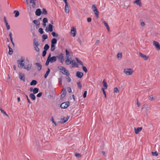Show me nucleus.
Masks as SVG:
<instances>
[{
	"mask_svg": "<svg viewBox=\"0 0 160 160\" xmlns=\"http://www.w3.org/2000/svg\"><path fill=\"white\" fill-rule=\"evenodd\" d=\"M17 63L18 67L19 68V66H20V68L22 67L28 71L30 70L32 66V64L30 63L28 61L27 63L26 62L25 64L24 60L22 58H21L20 60H18Z\"/></svg>",
	"mask_w": 160,
	"mask_h": 160,
	"instance_id": "nucleus-1",
	"label": "nucleus"
},
{
	"mask_svg": "<svg viewBox=\"0 0 160 160\" xmlns=\"http://www.w3.org/2000/svg\"><path fill=\"white\" fill-rule=\"evenodd\" d=\"M58 68L59 70H60L62 74H65L67 76H69V73L68 71L64 67L62 66H58Z\"/></svg>",
	"mask_w": 160,
	"mask_h": 160,
	"instance_id": "nucleus-2",
	"label": "nucleus"
},
{
	"mask_svg": "<svg viewBox=\"0 0 160 160\" xmlns=\"http://www.w3.org/2000/svg\"><path fill=\"white\" fill-rule=\"evenodd\" d=\"M123 72L126 75H131L133 71L131 68H127L124 69Z\"/></svg>",
	"mask_w": 160,
	"mask_h": 160,
	"instance_id": "nucleus-3",
	"label": "nucleus"
},
{
	"mask_svg": "<svg viewBox=\"0 0 160 160\" xmlns=\"http://www.w3.org/2000/svg\"><path fill=\"white\" fill-rule=\"evenodd\" d=\"M39 44L38 42L36 41L35 39L33 40V45L34 46V48L35 50L37 52H39V49L38 48V46H39Z\"/></svg>",
	"mask_w": 160,
	"mask_h": 160,
	"instance_id": "nucleus-4",
	"label": "nucleus"
},
{
	"mask_svg": "<svg viewBox=\"0 0 160 160\" xmlns=\"http://www.w3.org/2000/svg\"><path fill=\"white\" fill-rule=\"evenodd\" d=\"M70 102L69 101L62 103L60 106V107L62 109L66 108L69 105Z\"/></svg>",
	"mask_w": 160,
	"mask_h": 160,
	"instance_id": "nucleus-5",
	"label": "nucleus"
},
{
	"mask_svg": "<svg viewBox=\"0 0 160 160\" xmlns=\"http://www.w3.org/2000/svg\"><path fill=\"white\" fill-rule=\"evenodd\" d=\"M57 57L59 60H60V62L62 64L64 61L63 54L62 53H60L58 56H57Z\"/></svg>",
	"mask_w": 160,
	"mask_h": 160,
	"instance_id": "nucleus-6",
	"label": "nucleus"
},
{
	"mask_svg": "<svg viewBox=\"0 0 160 160\" xmlns=\"http://www.w3.org/2000/svg\"><path fill=\"white\" fill-rule=\"evenodd\" d=\"M19 75L20 79L23 82H25V77L24 74L19 72Z\"/></svg>",
	"mask_w": 160,
	"mask_h": 160,
	"instance_id": "nucleus-7",
	"label": "nucleus"
},
{
	"mask_svg": "<svg viewBox=\"0 0 160 160\" xmlns=\"http://www.w3.org/2000/svg\"><path fill=\"white\" fill-rule=\"evenodd\" d=\"M69 116H67L66 118H65L64 117H63V118H61V122L60 123L61 124H63L65 122H66L69 119Z\"/></svg>",
	"mask_w": 160,
	"mask_h": 160,
	"instance_id": "nucleus-8",
	"label": "nucleus"
},
{
	"mask_svg": "<svg viewBox=\"0 0 160 160\" xmlns=\"http://www.w3.org/2000/svg\"><path fill=\"white\" fill-rule=\"evenodd\" d=\"M153 44L157 50H160V44L158 42L154 41H153Z\"/></svg>",
	"mask_w": 160,
	"mask_h": 160,
	"instance_id": "nucleus-9",
	"label": "nucleus"
},
{
	"mask_svg": "<svg viewBox=\"0 0 160 160\" xmlns=\"http://www.w3.org/2000/svg\"><path fill=\"white\" fill-rule=\"evenodd\" d=\"M70 33L73 37H75L77 33L76 28L74 27L72 28L71 29Z\"/></svg>",
	"mask_w": 160,
	"mask_h": 160,
	"instance_id": "nucleus-10",
	"label": "nucleus"
},
{
	"mask_svg": "<svg viewBox=\"0 0 160 160\" xmlns=\"http://www.w3.org/2000/svg\"><path fill=\"white\" fill-rule=\"evenodd\" d=\"M139 56L142 58L144 60H147L149 58L148 56H147L140 52H139Z\"/></svg>",
	"mask_w": 160,
	"mask_h": 160,
	"instance_id": "nucleus-11",
	"label": "nucleus"
},
{
	"mask_svg": "<svg viewBox=\"0 0 160 160\" xmlns=\"http://www.w3.org/2000/svg\"><path fill=\"white\" fill-rule=\"evenodd\" d=\"M65 12L66 13H68L69 12V5L68 4V2L65 3Z\"/></svg>",
	"mask_w": 160,
	"mask_h": 160,
	"instance_id": "nucleus-12",
	"label": "nucleus"
},
{
	"mask_svg": "<svg viewBox=\"0 0 160 160\" xmlns=\"http://www.w3.org/2000/svg\"><path fill=\"white\" fill-rule=\"evenodd\" d=\"M142 129V127H138L137 128H134L135 132L136 134H138V133L141 131Z\"/></svg>",
	"mask_w": 160,
	"mask_h": 160,
	"instance_id": "nucleus-13",
	"label": "nucleus"
},
{
	"mask_svg": "<svg viewBox=\"0 0 160 160\" xmlns=\"http://www.w3.org/2000/svg\"><path fill=\"white\" fill-rule=\"evenodd\" d=\"M83 74L82 72L79 71H77L76 72V76L78 78H81L83 76Z\"/></svg>",
	"mask_w": 160,
	"mask_h": 160,
	"instance_id": "nucleus-14",
	"label": "nucleus"
},
{
	"mask_svg": "<svg viewBox=\"0 0 160 160\" xmlns=\"http://www.w3.org/2000/svg\"><path fill=\"white\" fill-rule=\"evenodd\" d=\"M42 12L41 10V9L39 8H38L36 9L35 11V14L37 16H40Z\"/></svg>",
	"mask_w": 160,
	"mask_h": 160,
	"instance_id": "nucleus-15",
	"label": "nucleus"
},
{
	"mask_svg": "<svg viewBox=\"0 0 160 160\" xmlns=\"http://www.w3.org/2000/svg\"><path fill=\"white\" fill-rule=\"evenodd\" d=\"M36 0H30V3L32 4V7L33 8H35L36 7L35 1Z\"/></svg>",
	"mask_w": 160,
	"mask_h": 160,
	"instance_id": "nucleus-16",
	"label": "nucleus"
},
{
	"mask_svg": "<svg viewBox=\"0 0 160 160\" xmlns=\"http://www.w3.org/2000/svg\"><path fill=\"white\" fill-rule=\"evenodd\" d=\"M35 65L38 67V69L39 71H40L42 69V66L38 62H36L35 63Z\"/></svg>",
	"mask_w": 160,
	"mask_h": 160,
	"instance_id": "nucleus-17",
	"label": "nucleus"
},
{
	"mask_svg": "<svg viewBox=\"0 0 160 160\" xmlns=\"http://www.w3.org/2000/svg\"><path fill=\"white\" fill-rule=\"evenodd\" d=\"M62 93L61 94V97H62V98H63L64 97H65V96H66V90L65 89V88H63L62 89Z\"/></svg>",
	"mask_w": 160,
	"mask_h": 160,
	"instance_id": "nucleus-18",
	"label": "nucleus"
},
{
	"mask_svg": "<svg viewBox=\"0 0 160 160\" xmlns=\"http://www.w3.org/2000/svg\"><path fill=\"white\" fill-rule=\"evenodd\" d=\"M48 22V19L47 18H44L42 20V25L43 26L45 27L46 26V23Z\"/></svg>",
	"mask_w": 160,
	"mask_h": 160,
	"instance_id": "nucleus-19",
	"label": "nucleus"
},
{
	"mask_svg": "<svg viewBox=\"0 0 160 160\" xmlns=\"http://www.w3.org/2000/svg\"><path fill=\"white\" fill-rule=\"evenodd\" d=\"M49 60L50 61V62L51 63L55 62L57 60L56 57L55 56H52L51 57Z\"/></svg>",
	"mask_w": 160,
	"mask_h": 160,
	"instance_id": "nucleus-20",
	"label": "nucleus"
},
{
	"mask_svg": "<svg viewBox=\"0 0 160 160\" xmlns=\"http://www.w3.org/2000/svg\"><path fill=\"white\" fill-rule=\"evenodd\" d=\"M8 47L9 48V51H8V54L10 55H11L12 54L13 52V50L12 48L10 47V46L8 45Z\"/></svg>",
	"mask_w": 160,
	"mask_h": 160,
	"instance_id": "nucleus-21",
	"label": "nucleus"
},
{
	"mask_svg": "<svg viewBox=\"0 0 160 160\" xmlns=\"http://www.w3.org/2000/svg\"><path fill=\"white\" fill-rule=\"evenodd\" d=\"M9 36L10 37V41L13 46V47H14L15 44L13 41L12 38V34L11 32H10L9 34Z\"/></svg>",
	"mask_w": 160,
	"mask_h": 160,
	"instance_id": "nucleus-22",
	"label": "nucleus"
},
{
	"mask_svg": "<svg viewBox=\"0 0 160 160\" xmlns=\"http://www.w3.org/2000/svg\"><path fill=\"white\" fill-rule=\"evenodd\" d=\"M140 0H136L134 1L133 2L134 3H136L137 5L139 6L140 7L142 6V3L140 2Z\"/></svg>",
	"mask_w": 160,
	"mask_h": 160,
	"instance_id": "nucleus-23",
	"label": "nucleus"
},
{
	"mask_svg": "<svg viewBox=\"0 0 160 160\" xmlns=\"http://www.w3.org/2000/svg\"><path fill=\"white\" fill-rule=\"evenodd\" d=\"M29 97H30L31 99L32 100H34L36 99V97L34 94L31 93L29 95Z\"/></svg>",
	"mask_w": 160,
	"mask_h": 160,
	"instance_id": "nucleus-24",
	"label": "nucleus"
},
{
	"mask_svg": "<svg viewBox=\"0 0 160 160\" xmlns=\"http://www.w3.org/2000/svg\"><path fill=\"white\" fill-rule=\"evenodd\" d=\"M48 30L50 32H52L53 31V26L50 23L48 25Z\"/></svg>",
	"mask_w": 160,
	"mask_h": 160,
	"instance_id": "nucleus-25",
	"label": "nucleus"
},
{
	"mask_svg": "<svg viewBox=\"0 0 160 160\" xmlns=\"http://www.w3.org/2000/svg\"><path fill=\"white\" fill-rule=\"evenodd\" d=\"M102 83L103 84V86L104 87V89H106L108 88V85H107V83L105 82V79H104Z\"/></svg>",
	"mask_w": 160,
	"mask_h": 160,
	"instance_id": "nucleus-26",
	"label": "nucleus"
},
{
	"mask_svg": "<svg viewBox=\"0 0 160 160\" xmlns=\"http://www.w3.org/2000/svg\"><path fill=\"white\" fill-rule=\"evenodd\" d=\"M37 81L36 80H32L30 82V85L31 86L36 85L37 84Z\"/></svg>",
	"mask_w": 160,
	"mask_h": 160,
	"instance_id": "nucleus-27",
	"label": "nucleus"
},
{
	"mask_svg": "<svg viewBox=\"0 0 160 160\" xmlns=\"http://www.w3.org/2000/svg\"><path fill=\"white\" fill-rule=\"evenodd\" d=\"M13 13L15 14V17H17L19 15V12L18 10H15L13 12Z\"/></svg>",
	"mask_w": 160,
	"mask_h": 160,
	"instance_id": "nucleus-28",
	"label": "nucleus"
},
{
	"mask_svg": "<svg viewBox=\"0 0 160 160\" xmlns=\"http://www.w3.org/2000/svg\"><path fill=\"white\" fill-rule=\"evenodd\" d=\"M57 42V40L55 38H53L51 40V44L55 45Z\"/></svg>",
	"mask_w": 160,
	"mask_h": 160,
	"instance_id": "nucleus-29",
	"label": "nucleus"
},
{
	"mask_svg": "<svg viewBox=\"0 0 160 160\" xmlns=\"http://www.w3.org/2000/svg\"><path fill=\"white\" fill-rule=\"evenodd\" d=\"M69 58H67V59L65 60V62L67 65H69L71 64L70 60H69Z\"/></svg>",
	"mask_w": 160,
	"mask_h": 160,
	"instance_id": "nucleus-30",
	"label": "nucleus"
},
{
	"mask_svg": "<svg viewBox=\"0 0 160 160\" xmlns=\"http://www.w3.org/2000/svg\"><path fill=\"white\" fill-rule=\"evenodd\" d=\"M0 110L1 112L4 115H5L7 116L8 117H9V116L6 113V112L3 109H2L1 108H0Z\"/></svg>",
	"mask_w": 160,
	"mask_h": 160,
	"instance_id": "nucleus-31",
	"label": "nucleus"
},
{
	"mask_svg": "<svg viewBox=\"0 0 160 160\" xmlns=\"http://www.w3.org/2000/svg\"><path fill=\"white\" fill-rule=\"evenodd\" d=\"M66 52V57L67 58H69V57L70 56V52H68V51L66 49L65 50Z\"/></svg>",
	"mask_w": 160,
	"mask_h": 160,
	"instance_id": "nucleus-32",
	"label": "nucleus"
},
{
	"mask_svg": "<svg viewBox=\"0 0 160 160\" xmlns=\"http://www.w3.org/2000/svg\"><path fill=\"white\" fill-rule=\"evenodd\" d=\"M50 69L49 68H48V70H47V71L46 72V73H45V74L44 75V78H46L48 76V75L49 74L50 72Z\"/></svg>",
	"mask_w": 160,
	"mask_h": 160,
	"instance_id": "nucleus-33",
	"label": "nucleus"
},
{
	"mask_svg": "<svg viewBox=\"0 0 160 160\" xmlns=\"http://www.w3.org/2000/svg\"><path fill=\"white\" fill-rule=\"evenodd\" d=\"M38 91L39 89L37 88H35L33 89V93L34 94H36L38 92Z\"/></svg>",
	"mask_w": 160,
	"mask_h": 160,
	"instance_id": "nucleus-34",
	"label": "nucleus"
},
{
	"mask_svg": "<svg viewBox=\"0 0 160 160\" xmlns=\"http://www.w3.org/2000/svg\"><path fill=\"white\" fill-rule=\"evenodd\" d=\"M94 12L96 16V17L97 18H98L99 17V12L98 9L94 10Z\"/></svg>",
	"mask_w": 160,
	"mask_h": 160,
	"instance_id": "nucleus-35",
	"label": "nucleus"
},
{
	"mask_svg": "<svg viewBox=\"0 0 160 160\" xmlns=\"http://www.w3.org/2000/svg\"><path fill=\"white\" fill-rule=\"evenodd\" d=\"M55 45L51 44V48H50L51 51L52 52L53 51L55 50Z\"/></svg>",
	"mask_w": 160,
	"mask_h": 160,
	"instance_id": "nucleus-36",
	"label": "nucleus"
},
{
	"mask_svg": "<svg viewBox=\"0 0 160 160\" xmlns=\"http://www.w3.org/2000/svg\"><path fill=\"white\" fill-rule=\"evenodd\" d=\"M76 60L77 61V62L79 63V64L82 66H83V63L82 61H80L78 59V58H76Z\"/></svg>",
	"mask_w": 160,
	"mask_h": 160,
	"instance_id": "nucleus-37",
	"label": "nucleus"
},
{
	"mask_svg": "<svg viewBox=\"0 0 160 160\" xmlns=\"http://www.w3.org/2000/svg\"><path fill=\"white\" fill-rule=\"evenodd\" d=\"M49 46L47 44H45L44 47V50L47 51L48 50V49L49 48Z\"/></svg>",
	"mask_w": 160,
	"mask_h": 160,
	"instance_id": "nucleus-38",
	"label": "nucleus"
},
{
	"mask_svg": "<svg viewBox=\"0 0 160 160\" xmlns=\"http://www.w3.org/2000/svg\"><path fill=\"white\" fill-rule=\"evenodd\" d=\"M42 13L44 15H47L48 14L47 12L46 9L45 8H43L42 9Z\"/></svg>",
	"mask_w": 160,
	"mask_h": 160,
	"instance_id": "nucleus-39",
	"label": "nucleus"
},
{
	"mask_svg": "<svg viewBox=\"0 0 160 160\" xmlns=\"http://www.w3.org/2000/svg\"><path fill=\"white\" fill-rule=\"evenodd\" d=\"M70 62H71V64H72V65H73L74 66H76L77 67L78 66V65L76 63L75 61H74L73 60H72L70 61Z\"/></svg>",
	"mask_w": 160,
	"mask_h": 160,
	"instance_id": "nucleus-40",
	"label": "nucleus"
},
{
	"mask_svg": "<svg viewBox=\"0 0 160 160\" xmlns=\"http://www.w3.org/2000/svg\"><path fill=\"white\" fill-rule=\"evenodd\" d=\"M3 19H4V22L5 24L6 27L9 25L8 24V23L7 20L6 18V17L5 16L4 17Z\"/></svg>",
	"mask_w": 160,
	"mask_h": 160,
	"instance_id": "nucleus-41",
	"label": "nucleus"
},
{
	"mask_svg": "<svg viewBox=\"0 0 160 160\" xmlns=\"http://www.w3.org/2000/svg\"><path fill=\"white\" fill-rule=\"evenodd\" d=\"M48 35H47L43 34L42 35V41H44V40L48 38Z\"/></svg>",
	"mask_w": 160,
	"mask_h": 160,
	"instance_id": "nucleus-42",
	"label": "nucleus"
},
{
	"mask_svg": "<svg viewBox=\"0 0 160 160\" xmlns=\"http://www.w3.org/2000/svg\"><path fill=\"white\" fill-rule=\"evenodd\" d=\"M119 90L118 89V88H117V87H116V88H114V90H113V92L115 93H118L119 92Z\"/></svg>",
	"mask_w": 160,
	"mask_h": 160,
	"instance_id": "nucleus-43",
	"label": "nucleus"
},
{
	"mask_svg": "<svg viewBox=\"0 0 160 160\" xmlns=\"http://www.w3.org/2000/svg\"><path fill=\"white\" fill-rule=\"evenodd\" d=\"M152 154L153 156H157L158 155V152L157 151H155L154 152H152Z\"/></svg>",
	"mask_w": 160,
	"mask_h": 160,
	"instance_id": "nucleus-44",
	"label": "nucleus"
},
{
	"mask_svg": "<svg viewBox=\"0 0 160 160\" xmlns=\"http://www.w3.org/2000/svg\"><path fill=\"white\" fill-rule=\"evenodd\" d=\"M77 86L80 89H81L82 88V85L81 84V82H77Z\"/></svg>",
	"mask_w": 160,
	"mask_h": 160,
	"instance_id": "nucleus-45",
	"label": "nucleus"
},
{
	"mask_svg": "<svg viewBox=\"0 0 160 160\" xmlns=\"http://www.w3.org/2000/svg\"><path fill=\"white\" fill-rule=\"evenodd\" d=\"M39 32L41 34L43 33V29L42 28H40L38 29Z\"/></svg>",
	"mask_w": 160,
	"mask_h": 160,
	"instance_id": "nucleus-46",
	"label": "nucleus"
},
{
	"mask_svg": "<svg viewBox=\"0 0 160 160\" xmlns=\"http://www.w3.org/2000/svg\"><path fill=\"white\" fill-rule=\"evenodd\" d=\"M82 69H83V71H84V72L85 73H87V72L88 71V70H87V68H86V67L85 66H83V67H82Z\"/></svg>",
	"mask_w": 160,
	"mask_h": 160,
	"instance_id": "nucleus-47",
	"label": "nucleus"
},
{
	"mask_svg": "<svg viewBox=\"0 0 160 160\" xmlns=\"http://www.w3.org/2000/svg\"><path fill=\"white\" fill-rule=\"evenodd\" d=\"M46 53H47V51L44 50L42 53V56L43 57H45L46 56Z\"/></svg>",
	"mask_w": 160,
	"mask_h": 160,
	"instance_id": "nucleus-48",
	"label": "nucleus"
},
{
	"mask_svg": "<svg viewBox=\"0 0 160 160\" xmlns=\"http://www.w3.org/2000/svg\"><path fill=\"white\" fill-rule=\"evenodd\" d=\"M122 53H118L117 55V57L118 58H122Z\"/></svg>",
	"mask_w": 160,
	"mask_h": 160,
	"instance_id": "nucleus-49",
	"label": "nucleus"
},
{
	"mask_svg": "<svg viewBox=\"0 0 160 160\" xmlns=\"http://www.w3.org/2000/svg\"><path fill=\"white\" fill-rule=\"evenodd\" d=\"M52 36L54 37H57L58 36V35L57 33H56L55 32H53L52 33Z\"/></svg>",
	"mask_w": 160,
	"mask_h": 160,
	"instance_id": "nucleus-50",
	"label": "nucleus"
},
{
	"mask_svg": "<svg viewBox=\"0 0 160 160\" xmlns=\"http://www.w3.org/2000/svg\"><path fill=\"white\" fill-rule=\"evenodd\" d=\"M25 96L26 97V98H27V101H28V102L29 104H31L32 103V102L30 101V100L29 99L28 96L26 94H25Z\"/></svg>",
	"mask_w": 160,
	"mask_h": 160,
	"instance_id": "nucleus-51",
	"label": "nucleus"
},
{
	"mask_svg": "<svg viewBox=\"0 0 160 160\" xmlns=\"http://www.w3.org/2000/svg\"><path fill=\"white\" fill-rule=\"evenodd\" d=\"M42 92H39L37 94V97L38 98L42 96Z\"/></svg>",
	"mask_w": 160,
	"mask_h": 160,
	"instance_id": "nucleus-52",
	"label": "nucleus"
},
{
	"mask_svg": "<svg viewBox=\"0 0 160 160\" xmlns=\"http://www.w3.org/2000/svg\"><path fill=\"white\" fill-rule=\"evenodd\" d=\"M92 9L93 10V11H94V10L95 9H97V8L95 5H93L92 6Z\"/></svg>",
	"mask_w": 160,
	"mask_h": 160,
	"instance_id": "nucleus-53",
	"label": "nucleus"
},
{
	"mask_svg": "<svg viewBox=\"0 0 160 160\" xmlns=\"http://www.w3.org/2000/svg\"><path fill=\"white\" fill-rule=\"evenodd\" d=\"M87 94V91H85L83 94V97L84 98H86Z\"/></svg>",
	"mask_w": 160,
	"mask_h": 160,
	"instance_id": "nucleus-54",
	"label": "nucleus"
},
{
	"mask_svg": "<svg viewBox=\"0 0 160 160\" xmlns=\"http://www.w3.org/2000/svg\"><path fill=\"white\" fill-rule=\"evenodd\" d=\"M100 43V40H98L96 41L95 43V45H99Z\"/></svg>",
	"mask_w": 160,
	"mask_h": 160,
	"instance_id": "nucleus-55",
	"label": "nucleus"
},
{
	"mask_svg": "<svg viewBox=\"0 0 160 160\" xmlns=\"http://www.w3.org/2000/svg\"><path fill=\"white\" fill-rule=\"evenodd\" d=\"M49 62H50V61L48 59H47L46 62H45V65L46 66L48 65Z\"/></svg>",
	"mask_w": 160,
	"mask_h": 160,
	"instance_id": "nucleus-56",
	"label": "nucleus"
},
{
	"mask_svg": "<svg viewBox=\"0 0 160 160\" xmlns=\"http://www.w3.org/2000/svg\"><path fill=\"white\" fill-rule=\"evenodd\" d=\"M148 98L149 100L151 101L154 100L153 97L152 95L149 96L148 97Z\"/></svg>",
	"mask_w": 160,
	"mask_h": 160,
	"instance_id": "nucleus-57",
	"label": "nucleus"
},
{
	"mask_svg": "<svg viewBox=\"0 0 160 160\" xmlns=\"http://www.w3.org/2000/svg\"><path fill=\"white\" fill-rule=\"evenodd\" d=\"M67 77H68L66 78L67 82H70L71 81V79L69 77V76Z\"/></svg>",
	"mask_w": 160,
	"mask_h": 160,
	"instance_id": "nucleus-58",
	"label": "nucleus"
},
{
	"mask_svg": "<svg viewBox=\"0 0 160 160\" xmlns=\"http://www.w3.org/2000/svg\"><path fill=\"white\" fill-rule=\"evenodd\" d=\"M103 23L104 24V25L106 26V27L108 26V24L105 21H103Z\"/></svg>",
	"mask_w": 160,
	"mask_h": 160,
	"instance_id": "nucleus-59",
	"label": "nucleus"
},
{
	"mask_svg": "<svg viewBox=\"0 0 160 160\" xmlns=\"http://www.w3.org/2000/svg\"><path fill=\"white\" fill-rule=\"evenodd\" d=\"M87 21L88 22H90L91 21V18H88Z\"/></svg>",
	"mask_w": 160,
	"mask_h": 160,
	"instance_id": "nucleus-60",
	"label": "nucleus"
},
{
	"mask_svg": "<svg viewBox=\"0 0 160 160\" xmlns=\"http://www.w3.org/2000/svg\"><path fill=\"white\" fill-rule=\"evenodd\" d=\"M75 156H78V157H81V154L79 153H76L75 154Z\"/></svg>",
	"mask_w": 160,
	"mask_h": 160,
	"instance_id": "nucleus-61",
	"label": "nucleus"
},
{
	"mask_svg": "<svg viewBox=\"0 0 160 160\" xmlns=\"http://www.w3.org/2000/svg\"><path fill=\"white\" fill-rule=\"evenodd\" d=\"M68 88V92L70 93L71 92L72 89H71V88L70 87H69V88Z\"/></svg>",
	"mask_w": 160,
	"mask_h": 160,
	"instance_id": "nucleus-62",
	"label": "nucleus"
},
{
	"mask_svg": "<svg viewBox=\"0 0 160 160\" xmlns=\"http://www.w3.org/2000/svg\"><path fill=\"white\" fill-rule=\"evenodd\" d=\"M141 25L142 26H144L145 25V24L144 22H142L141 23Z\"/></svg>",
	"mask_w": 160,
	"mask_h": 160,
	"instance_id": "nucleus-63",
	"label": "nucleus"
},
{
	"mask_svg": "<svg viewBox=\"0 0 160 160\" xmlns=\"http://www.w3.org/2000/svg\"><path fill=\"white\" fill-rule=\"evenodd\" d=\"M33 22L35 24H37L38 23V21L37 20H34L33 21Z\"/></svg>",
	"mask_w": 160,
	"mask_h": 160,
	"instance_id": "nucleus-64",
	"label": "nucleus"
}]
</instances>
